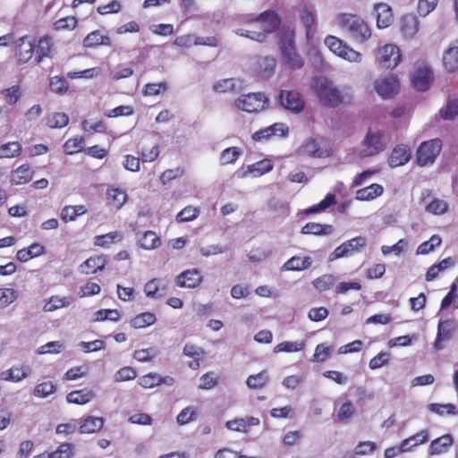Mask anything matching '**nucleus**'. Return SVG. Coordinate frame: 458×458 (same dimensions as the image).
Segmentation results:
<instances>
[{"instance_id":"nucleus-31","label":"nucleus","mask_w":458,"mask_h":458,"mask_svg":"<svg viewBox=\"0 0 458 458\" xmlns=\"http://www.w3.org/2000/svg\"><path fill=\"white\" fill-rule=\"evenodd\" d=\"M93 390L82 388L70 392L66 395V401L69 403L83 405L90 402L95 397Z\"/></svg>"},{"instance_id":"nucleus-51","label":"nucleus","mask_w":458,"mask_h":458,"mask_svg":"<svg viewBox=\"0 0 458 458\" xmlns=\"http://www.w3.org/2000/svg\"><path fill=\"white\" fill-rule=\"evenodd\" d=\"M442 242L441 238L434 234L428 241L423 242L417 248L416 253L418 255H426L433 251Z\"/></svg>"},{"instance_id":"nucleus-2","label":"nucleus","mask_w":458,"mask_h":458,"mask_svg":"<svg viewBox=\"0 0 458 458\" xmlns=\"http://www.w3.org/2000/svg\"><path fill=\"white\" fill-rule=\"evenodd\" d=\"M312 89L319 102L327 107H336L344 102L346 95L339 90L330 80L326 77H317L313 80Z\"/></svg>"},{"instance_id":"nucleus-40","label":"nucleus","mask_w":458,"mask_h":458,"mask_svg":"<svg viewBox=\"0 0 458 458\" xmlns=\"http://www.w3.org/2000/svg\"><path fill=\"white\" fill-rule=\"evenodd\" d=\"M29 373V369L25 367H13L3 371L0 378L4 381L19 382L24 379Z\"/></svg>"},{"instance_id":"nucleus-37","label":"nucleus","mask_w":458,"mask_h":458,"mask_svg":"<svg viewBox=\"0 0 458 458\" xmlns=\"http://www.w3.org/2000/svg\"><path fill=\"white\" fill-rule=\"evenodd\" d=\"M299 152L301 155H305L310 157H325L324 151L321 149L318 142L313 138L305 140L300 147Z\"/></svg>"},{"instance_id":"nucleus-16","label":"nucleus","mask_w":458,"mask_h":458,"mask_svg":"<svg viewBox=\"0 0 458 458\" xmlns=\"http://www.w3.org/2000/svg\"><path fill=\"white\" fill-rule=\"evenodd\" d=\"M455 329L456 325L454 320L446 319L440 321L437 326V334L434 342L435 349L441 350L443 348V342L450 340Z\"/></svg>"},{"instance_id":"nucleus-17","label":"nucleus","mask_w":458,"mask_h":458,"mask_svg":"<svg viewBox=\"0 0 458 458\" xmlns=\"http://www.w3.org/2000/svg\"><path fill=\"white\" fill-rule=\"evenodd\" d=\"M366 244V239L362 236L352 238L340 246L336 247L333 252L334 259H340L352 254L355 250H359Z\"/></svg>"},{"instance_id":"nucleus-22","label":"nucleus","mask_w":458,"mask_h":458,"mask_svg":"<svg viewBox=\"0 0 458 458\" xmlns=\"http://www.w3.org/2000/svg\"><path fill=\"white\" fill-rule=\"evenodd\" d=\"M377 26L380 29L389 27L394 21V13L392 8L385 3H379L375 5Z\"/></svg>"},{"instance_id":"nucleus-9","label":"nucleus","mask_w":458,"mask_h":458,"mask_svg":"<svg viewBox=\"0 0 458 458\" xmlns=\"http://www.w3.org/2000/svg\"><path fill=\"white\" fill-rule=\"evenodd\" d=\"M267 98L263 93L242 95L235 101L238 109L247 113H256L265 108Z\"/></svg>"},{"instance_id":"nucleus-26","label":"nucleus","mask_w":458,"mask_h":458,"mask_svg":"<svg viewBox=\"0 0 458 458\" xmlns=\"http://www.w3.org/2000/svg\"><path fill=\"white\" fill-rule=\"evenodd\" d=\"M104 427L102 417L87 416L80 423L79 431L81 434H93L98 432Z\"/></svg>"},{"instance_id":"nucleus-36","label":"nucleus","mask_w":458,"mask_h":458,"mask_svg":"<svg viewBox=\"0 0 458 458\" xmlns=\"http://www.w3.org/2000/svg\"><path fill=\"white\" fill-rule=\"evenodd\" d=\"M183 354L193 359L189 362V367L192 369H198L200 367L199 360L205 356V351L199 346L188 344L183 347Z\"/></svg>"},{"instance_id":"nucleus-23","label":"nucleus","mask_w":458,"mask_h":458,"mask_svg":"<svg viewBox=\"0 0 458 458\" xmlns=\"http://www.w3.org/2000/svg\"><path fill=\"white\" fill-rule=\"evenodd\" d=\"M260 420L259 418L250 416L228 420L225 423V427L230 430L247 433L251 427L258 426Z\"/></svg>"},{"instance_id":"nucleus-41","label":"nucleus","mask_w":458,"mask_h":458,"mask_svg":"<svg viewBox=\"0 0 458 458\" xmlns=\"http://www.w3.org/2000/svg\"><path fill=\"white\" fill-rule=\"evenodd\" d=\"M87 208L84 205L65 206L63 208L60 216L64 223L74 221L79 216L84 215Z\"/></svg>"},{"instance_id":"nucleus-15","label":"nucleus","mask_w":458,"mask_h":458,"mask_svg":"<svg viewBox=\"0 0 458 458\" xmlns=\"http://www.w3.org/2000/svg\"><path fill=\"white\" fill-rule=\"evenodd\" d=\"M299 17L305 27L306 36L310 39L313 37V33L318 25L316 12L313 7L303 4L299 6Z\"/></svg>"},{"instance_id":"nucleus-25","label":"nucleus","mask_w":458,"mask_h":458,"mask_svg":"<svg viewBox=\"0 0 458 458\" xmlns=\"http://www.w3.org/2000/svg\"><path fill=\"white\" fill-rule=\"evenodd\" d=\"M106 265V259L105 255H98L89 257L81 265V271L83 274H96L102 271Z\"/></svg>"},{"instance_id":"nucleus-45","label":"nucleus","mask_w":458,"mask_h":458,"mask_svg":"<svg viewBox=\"0 0 458 458\" xmlns=\"http://www.w3.org/2000/svg\"><path fill=\"white\" fill-rule=\"evenodd\" d=\"M157 320L156 315L152 312H142L135 316L131 320V325L134 328H144L153 325Z\"/></svg>"},{"instance_id":"nucleus-29","label":"nucleus","mask_w":458,"mask_h":458,"mask_svg":"<svg viewBox=\"0 0 458 458\" xmlns=\"http://www.w3.org/2000/svg\"><path fill=\"white\" fill-rule=\"evenodd\" d=\"M455 259L452 257L445 258L437 264L432 265L427 271L425 279L428 282L435 280L441 273L454 266Z\"/></svg>"},{"instance_id":"nucleus-50","label":"nucleus","mask_w":458,"mask_h":458,"mask_svg":"<svg viewBox=\"0 0 458 458\" xmlns=\"http://www.w3.org/2000/svg\"><path fill=\"white\" fill-rule=\"evenodd\" d=\"M84 138L76 136L67 140L64 144V151L66 155H74L81 151L84 145Z\"/></svg>"},{"instance_id":"nucleus-53","label":"nucleus","mask_w":458,"mask_h":458,"mask_svg":"<svg viewBox=\"0 0 458 458\" xmlns=\"http://www.w3.org/2000/svg\"><path fill=\"white\" fill-rule=\"evenodd\" d=\"M267 381V373L266 370H263L258 374L249 376L246 384L251 389H258L265 386Z\"/></svg>"},{"instance_id":"nucleus-21","label":"nucleus","mask_w":458,"mask_h":458,"mask_svg":"<svg viewBox=\"0 0 458 458\" xmlns=\"http://www.w3.org/2000/svg\"><path fill=\"white\" fill-rule=\"evenodd\" d=\"M34 171L29 164H22L13 170L10 174V182L12 185H22L31 181Z\"/></svg>"},{"instance_id":"nucleus-24","label":"nucleus","mask_w":458,"mask_h":458,"mask_svg":"<svg viewBox=\"0 0 458 458\" xmlns=\"http://www.w3.org/2000/svg\"><path fill=\"white\" fill-rule=\"evenodd\" d=\"M53 41L52 38L48 35L43 36L38 41V44H35V62L36 64H40L44 58H47L51 56V52L53 49Z\"/></svg>"},{"instance_id":"nucleus-46","label":"nucleus","mask_w":458,"mask_h":458,"mask_svg":"<svg viewBox=\"0 0 458 458\" xmlns=\"http://www.w3.org/2000/svg\"><path fill=\"white\" fill-rule=\"evenodd\" d=\"M439 115L443 120H454L458 115V99H447L445 106L439 110Z\"/></svg>"},{"instance_id":"nucleus-62","label":"nucleus","mask_w":458,"mask_h":458,"mask_svg":"<svg viewBox=\"0 0 458 458\" xmlns=\"http://www.w3.org/2000/svg\"><path fill=\"white\" fill-rule=\"evenodd\" d=\"M2 95L4 96L7 104L13 106L19 101L21 98V88L19 85H13L10 88L3 89Z\"/></svg>"},{"instance_id":"nucleus-28","label":"nucleus","mask_w":458,"mask_h":458,"mask_svg":"<svg viewBox=\"0 0 458 458\" xmlns=\"http://www.w3.org/2000/svg\"><path fill=\"white\" fill-rule=\"evenodd\" d=\"M429 439V434L428 429H423L405 439L401 441V449L403 452H410L412 448L425 444Z\"/></svg>"},{"instance_id":"nucleus-54","label":"nucleus","mask_w":458,"mask_h":458,"mask_svg":"<svg viewBox=\"0 0 458 458\" xmlns=\"http://www.w3.org/2000/svg\"><path fill=\"white\" fill-rule=\"evenodd\" d=\"M305 346L304 342H282L274 348V352H296L301 351Z\"/></svg>"},{"instance_id":"nucleus-1","label":"nucleus","mask_w":458,"mask_h":458,"mask_svg":"<svg viewBox=\"0 0 458 458\" xmlns=\"http://www.w3.org/2000/svg\"><path fill=\"white\" fill-rule=\"evenodd\" d=\"M242 21L246 23L248 28L238 29L236 33L259 42L265 41L267 35L276 31L281 24L278 14L271 10L265 11L258 16L244 15Z\"/></svg>"},{"instance_id":"nucleus-13","label":"nucleus","mask_w":458,"mask_h":458,"mask_svg":"<svg viewBox=\"0 0 458 458\" xmlns=\"http://www.w3.org/2000/svg\"><path fill=\"white\" fill-rule=\"evenodd\" d=\"M434 80L432 70L426 66L418 67L411 78L413 87L419 91H426L429 89Z\"/></svg>"},{"instance_id":"nucleus-33","label":"nucleus","mask_w":458,"mask_h":458,"mask_svg":"<svg viewBox=\"0 0 458 458\" xmlns=\"http://www.w3.org/2000/svg\"><path fill=\"white\" fill-rule=\"evenodd\" d=\"M384 188L378 183H372L368 187L360 189L355 193V199L360 201H369L383 194Z\"/></svg>"},{"instance_id":"nucleus-4","label":"nucleus","mask_w":458,"mask_h":458,"mask_svg":"<svg viewBox=\"0 0 458 458\" xmlns=\"http://www.w3.org/2000/svg\"><path fill=\"white\" fill-rule=\"evenodd\" d=\"M280 53L282 63L287 68L298 70L303 67L305 62L296 49L293 32L281 36Z\"/></svg>"},{"instance_id":"nucleus-59","label":"nucleus","mask_w":458,"mask_h":458,"mask_svg":"<svg viewBox=\"0 0 458 458\" xmlns=\"http://www.w3.org/2000/svg\"><path fill=\"white\" fill-rule=\"evenodd\" d=\"M18 298V292L13 288L0 289V309H4Z\"/></svg>"},{"instance_id":"nucleus-47","label":"nucleus","mask_w":458,"mask_h":458,"mask_svg":"<svg viewBox=\"0 0 458 458\" xmlns=\"http://www.w3.org/2000/svg\"><path fill=\"white\" fill-rule=\"evenodd\" d=\"M448 208L449 205L446 201L434 198L426 205L425 211L432 215L440 216L446 213Z\"/></svg>"},{"instance_id":"nucleus-8","label":"nucleus","mask_w":458,"mask_h":458,"mask_svg":"<svg viewBox=\"0 0 458 458\" xmlns=\"http://www.w3.org/2000/svg\"><path fill=\"white\" fill-rule=\"evenodd\" d=\"M441 148L442 141L439 139H433L420 143L416 152L418 165L424 166L432 164L439 155Z\"/></svg>"},{"instance_id":"nucleus-56","label":"nucleus","mask_w":458,"mask_h":458,"mask_svg":"<svg viewBox=\"0 0 458 458\" xmlns=\"http://www.w3.org/2000/svg\"><path fill=\"white\" fill-rule=\"evenodd\" d=\"M333 352V346L325 344H319L316 346L311 360L314 362H323L327 360Z\"/></svg>"},{"instance_id":"nucleus-27","label":"nucleus","mask_w":458,"mask_h":458,"mask_svg":"<svg viewBox=\"0 0 458 458\" xmlns=\"http://www.w3.org/2000/svg\"><path fill=\"white\" fill-rule=\"evenodd\" d=\"M112 41L108 35L102 34L100 30L89 33L83 39L86 48H96L100 46H111Z\"/></svg>"},{"instance_id":"nucleus-42","label":"nucleus","mask_w":458,"mask_h":458,"mask_svg":"<svg viewBox=\"0 0 458 458\" xmlns=\"http://www.w3.org/2000/svg\"><path fill=\"white\" fill-rule=\"evenodd\" d=\"M21 145L18 141H9L0 146V158H13L21 154Z\"/></svg>"},{"instance_id":"nucleus-12","label":"nucleus","mask_w":458,"mask_h":458,"mask_svg":"<svg viewBox=\"0 0 458 458\" xmlns=\"http://www.w3.org/2000/svg\"><path fill=\"white\" fill-rule=\"evenodd\" d=\"M279 102L285 109L294 113H300L304 109V102L300 93L295 90H281Z\"/></svg>"},{"instance_id":"nucleus-10","label":"nucleus","mask_w":458,"mask_h":458,"mask_svg":"<svg viewBox=\"0 0 458 458\" xmlns=\"http://www.w3.org/2000/svg\"><path fill=\"white\" fill-rule=\"evenodd\" d=\"M375 90L384 98L394 97L400 89V81L396 75L389 74L375 81Z\"/></svg>"},{"instance_id":"nucleus-64","label":"nucleus","mask_w":458,"mask_h":458,"mask_svg":"<svg viewBox=\"0 0 458 458\" xmlns=\"http://www.w3.org/2000/svg\"><path fill=\"white\" fill-rule=\"evenodd\" d=\"M53 458H71L73 455V445L70 443H62L51 452Z\"/></svg>"},{"instance_id":"nucleus-63","label":"nucleus","mask_w":458,"mask_h":458,"mask_svg":"<svg viewBox=\"0 0 458 458\" xmlns=\"http://www.w3.org/2000/svg\"><path fill=\"white\" fill-rule=\"evenodd\" d=\"M198 409L193 407H186L181 411L177 416V422L180 425L187 424L197 418Z\"/></svg>"},{"instance_id":"nucleus-61","label":"nucleus","mask_w":458,"mask_h":458,"mask_svg":"<svg viewBox=\"0 0 458 458\" xmlns=\"http://www.w3.org/2000/svg\"><path fill=\"white\" fill-rule=\"evenodd\" d=\"M138 383L143 388H153L160 386V375L155 372L148 373L140 377Z\"/></svg>"},{"instance_id":"nucleus-34","label":"nucleus","mask_w":458,"mask_h":458,"mask_svg":"<svg viewBox=\"0 0 458 458\" xmlns=\"http://www.w3.org/2000/svg\"><path fill=\"white\" fill-rule=\"evenodd\" d=\"M452 443V437L450 435H444L431 441L428 453L431 456L443 454L447 451Z\"/></svg>"},{"instance_id":"nucleus-35","label":"nucleus","mask_w":458,"mask_h":458,"mask_svg":"<svg viewBox=\"0 0 458 458\" xmlns=\"http://www.w3.org/2000/svg\"><path fill=\"white\" fill-rule=\"evenodd\" d=\"M123 239L122 232L114 231L106 234L97 235L94 238V244L103 248H109L112 244L121 242Z\"/></svg>"},{"instance_id":"nucleus-30","label":"nucleus","mask_w":458,"mask_h":458,"mask_svg":"<svg viewBox=\"0 0 458 458\" xmlns=\"http://www.w3.org/2000/svg\"><path fill=\"white\" fill-rule=\"evenodd\" d=\"M400 29L404 37H414L420 29V23L417 17L411 13L403 15L401 19Z\"/></svg>"},{"instance_id":"nucleus-57","label":"nucleus","mask_w":458,"mask_h":458,"mask_svg":"<svg viewBox=\"0 0 458 458\" xmlns=\"http://www.w3.org/2000/svg\"><path fill=\"white\" fill-rule=\"evenodd\" d=\"M335 203V196L334 194H327L319 203L315 204L306 209L308 214L319 213L326 210L330 206Z\"/></svg>"},{"instance_id":"nucleus-14","label":"nucleus","mask_w":458,"mask_h":458,"mask_svg":"<svg viewBox=\"0 0 458 458\" xmlns=\"http://www.w3.org/2000/svg\"><path fill=\"white\" fill-rule=\"evenodd\" d=\"M411 158V150L407 144H397L388 157V165L392 168L404 165Z\"/></svg>"},{"instance_id":"nucleus-55","label":"nucleus","mask_w":458,"mask_h":458,"mask_svg":"<svg viewBox=\"0 0 458 458\" xmlns=\"http://www.w3.org/2000/svg\"><path fill=\"white\" fill-rule=\"evenodd\" d=\"M241 156V150L237 147H229L224 149L220 155V163L223 165L234 164Z\"/></svg>"},{"instance_id":"nucleus-5","label":"nucleus","mask_w":458,"mask_h":458,"mask_svg":"<svg viewBox=\"0 0 458 458\" xmlns=\"http://www.w3.org/2000/svg\"><path fill=\"white\" fill-rule=\"evenodd\" d=\"M402 60L401 49L395 44H385L375 51V61L384 69L393 70L400 64Z\"/></svg>"},{"instance_id":"nucleus-32","label":"nucleus","mask_w":458,"mask_h":458,"mask_svg":"<svg viewBox=\"0 0 458 458\" xmlns=\"http://www.w3.org/2000/svg\"><path fill=\"white\" fill-rule=\"evenodd\" d=\"M167 287L159 279L149 280L144 286V293L148 298H162L166 294Z\"/></svg>"},{"instance_id":"nucleus-7","label":"nucleus","mask_w":458,"mask_h":458,"mask_svg":"<svg viewBox=\"0 0 458 458\" xmlns=\"http://www.w3.org/2000/svg\"><path fill=\"white\" fill-rule=\"evenodd\" d=\"M325 44L332 53L344 60L360 63L362 59L360 52L349 47L337 37L331 35L327 36L325 38Z\"/></svg>"},{"instance_id":"nucleus-43","label":"nucleus","mask_w":458,"mask_h":458,"mask_svg":"<svg viewBox=\"0 0 458 458\" xmlns=\"http://www.w3.org/2000/svg\"><path fill=\"white\" fill-rule=\"evenodd\" d=\"M139 244L142 249L154 250L161 245V240L153 231H147L139 240Z\"/></svg>"},{"instance_id":"nucleus-11","label":"nucleus","mask_w":458,"mask_h":458,"mask_svg":"<svg viewBox=\"0 0 458 458\" xmlns=\"http://www.w3.org/2000/svg\"><path fill=\"white\" fill-rule=\"evenodd\" d=\"M15 56L20 64H27L33 58L35 59V43L31 42L28 36L18 39Z\"/></svg>"},{"instance_id":"nucleus-18","label":"nucleus","mask_w":458,"mask_h":458,"mask_svg":"<svg viewBox=\"0 0 458 458\" xmlns=\"http://www.w3.org/2000/svg\"><path fill=\"white\" fill-rule=\"evenodd\" d=\"M288 133V127L282 123H276L270 126L260 129L252 134V140L262 141L270 139L272 136L279 135L285 137Z\"/></svg>"},{"instance_id":"nucleus-38","label":"nucleus","mask_w":458,"mask_h":458,"mask_svg":"<svg viewBox=\"0 0 458 458\" xmlns=\"http://www.w3.org/2000/svg\"><path fill=\"white\" fill-rule=\"evenodd\" d=\"M334 232V227L331 225H322L319 223L310 222L301 228L302 234H314V235H328Z\"/></svg>"},{"instance_id":"nucleus-44","label":"nucleus","mask_w":458,"mask_h":458,"mask_svg":"<svg viewBox=\"0 0 458 458\" xmlns=\"http://www.w3.org/2000/svg\"><path fill=\"white\" fill-rule=\"evenodd\" d=\"M107 199L110 205L119 209L125 203L127 194L118 188H112L107 191Z\"/></svg>"},{"instance_id":"nucleus-52","label":"nucleus","mask_w":458,"mask_h":458,"mask_svg":"<svg viewBox=\"0 0 458 458\" xmlns=\"http://www.w3.org/2000/svg\"><path fill=\"white\" fill-rule=\"evenodd\" d=\"M69 123V117L65 113H55L47 118V125L51 129H61Z\"/></svg>"},{"instance_id":"nucleus-58","label":"nucleus","mask_w":458,"mask_h":458,"mask_svg":"<svg viewBox=\"0 0 458 458\" xmlns=\"http://www.w3.org/2000/svg\"><path fill=\"white\" fill-rule=\"evenodd\" d=\"M355 414V408L352 402L344 403L337 411V420L340 422L349 421Z\"/></svg>"},{"instance_id":"nucleus-49","label":"nucleus","mask_w":458,"mask_h":458,"mask_svg":"<svg viewBox=\"0 0 458 458\" xmlns=\"http://www.w3.org/2000/svg\"><path fill=\"white\" fill-rule=\"evenodd\" d=\"M72 302L71 297H59L51 296L48 301L44 306V310L47 312H52L58 309L67 307Z\"/></svg>"},{"instance_id":"nucleus-60","label":"nucleus","mask_w":458,"mask_h":458,"mask_svg":"<svg viewBox=\"0 0 458 458\" xmlns=\"http://www.w3.org/2000/svg\"><path fill=\"white\" fill-rule=\"evenodd\" d=\"M55 390L56 386L52 382L47 381L38 384L33 390V394L38 398H45L55 393Z\"/></svg>"},{"instance_id":"nucleus-48","label":"nucleus","mask_w":458,"mask_h":458,"mask_svg":"<svg viewBox=\"0 0 458 458\" xmlns=\"http://www.w3.org/2000/svg\"><path fill=\"white\" fill-rule=\"evenodd\" d=\"M49 89L57 95H64L69 89V83L63 76H53L49 80Z\"/></svg>"},{"instance_id":"nucleus-20","label":"nucleus","mask_w":458,"mask_h":458,"mask_svg":"<svg viewBox=\"0 0 458 458\" xmlns=\"http://www.w3.org/2000/svg\"><path fill=\"white\" fill-rule=\"evenodd\" d=\"M442 64L445 71L448 73L458 71V40L450 45L443 53Z\"/></svg>"},{"instance_id":"nucleus-3","label":"nucleus","mask_w":458,"mask_h":458,"mask_svg":"<svg viewBox=\"0 0 458 458\" xmlns=\"http://www.w3.org/2000/svg\"><path fill=\"white\" fill-rule=\"evenodd\" d=\"M338 25L353 39L365 42L371 37V30L368 23L354 13H340L336 16Z\"/></svg>"},{"instance_id":"nucleus-19","label":"nucleus","mask_w":458,"mask_h":458,"mask_svg":"<svg viewBox=\"0 0 458 458\" xmlns=\"http://www.w3.org/2000/svg\"><path fill=\"white\" fill-rule=\"evenodd\" d=\"M202 282V276L198 269H188L175 277V284L182 288H195Z\"/></svg>"},{"instance_id":"nucleus-39","label":"nucleus","mask_w":458,"mask_h":458,"mask_svg":"<svg viewBox=\"0 0 458 458\" xmlns=\"http://www.w3.org/2000/svg\"><path fill=\"white\" fill-rule=\"evenodd\" d=\"M310 265L311 260L309 257L294 256L284 264L282 269L286 271H301L310 267Z\"/></svg>"},{"instance_id":"nucleus-6","label":"nucleus","mask_w":458,"mask_h":458,"mask_svg":"<svg viewBox=\"0 0 458 458\" xmlns=\"http://www.w3.org/2000/svg\"><path fill=\"white\" fill-rule=\"evenodd\" d=\"M386 148L384 133L380 131L369 130L360 143V156L369 157L383 152Z\"/></svg>"}]
</instances>
